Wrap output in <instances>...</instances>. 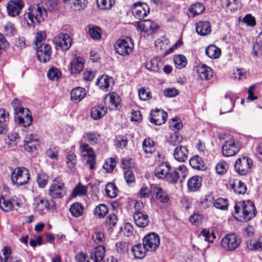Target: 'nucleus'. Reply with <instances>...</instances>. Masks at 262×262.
I'll use <instances>...</instances> for the list:
<instances>
[{
    "mask_svg": "<svg viewBox=\"0 0 262 262\" xmlns=\"http://www.w3.org/2000/svg\"><path fill=\"white\" fill-rule=\"evenodd\" d=\"M234 209V217L237 221L247 222L256 215V208L250 201L238 202Z\"/></svg>",
    "mask_w": 262,
    "mask_h": 262,
    "instance_id": "obj_1",
    "label": "nucleus"
},
{
    "mask_svg": "<svg viewBox=\"0 0 262 262\" xmlns=\"http://www.w3.org/2000/svg\"><path fill=\"white\" fill-rule=\"evenodd\" d=\"M47 16L46 10L39 6L30 8L25 14L24 19L28 26H34L35 24L39 23Z\"/></svg>",
    "mask_w": 262,
    "mask_h": 262,
    "instance_id": "obj_2",
    "label": "nucleus"
},
{
    "mask_svg": "<svg viewBox=\"0 0 262 262\" xmlns=\"http://www.w3.org/2000/svg\"><path fill=\"white\" fill-rule=\"evenodd\" d=\"M29 170L24 167H16L11 173L12 183L17 186H23L27 184L30 180Z\"/></svg>",
    "mask_w": 262,
    "mask_h": 262,
    "instance_id": "obj_3",
    "label": "nucleus"
},
{
    "mask_svg": "<svg viewBox=\"0 0 262 262\" xmlns=\"http://www.w3.org/2000/svg\"><path fill=\"white\" fill-rule=\"evenodd\" d=\"M81 156L83 160L89 166L91 170L96 168V155L92 147L88 144H82L80 147Z\"/></svg>",
    "mask_w": 262,
    "mask_h": 262,
    "instance_id": "obj_4",
    "label": "nucleus"
},
{
    "mask_svg": "<svg viewBox=\"0 0 262 262\" xmlns=\"http://www.w3.org/2000/svg\"><path fill=\"white\" fill-rule=\"evenodd\" d=\"M240 237L234 233H230L225 235L221 241L223 249L232 251L237 249L241 244Z\"/></svg>",
    "mask_w": 262,
    "mask_h": 262,
    "instance_id": "obj_5",
    "label": "nucleus"
},
{
    "mask_svg": "<svg viewBox=\"0 0 262 262\" xmlns=\"http://www.w3.org/2000/svg\"><path fill=\"white\" fill-rule=\"evenodd\" d=\"M144 248L150 251H155L159 246L160 238L158 234L155 232L146 234L142 239Z\"/></svg>",
    "mask_w": 262,
    "mask_h": 262,
    "instance_id": "obj_6",
    "label": "nucleus"
},
{
    "mask_svg": "<svg viewBox=\"0 0 262 262\" xmlns=\"http://www.w3.org/2000/svg\"><path fill=\"white\" fill-rule=\"evenodd\" d=\"M252 161L247 157H243L236 160L234 164L235 171L240 175H245L250 171Z\"/></svg>",
    "mask_w": 262,
    "mask_h": 262,
    "instance_id": "obj_7",
    "label": "nucleus"
},
{
    "mask_svg": "<svg viewBox=\"0 0 262 262\" xmlns=\"http://www.w3.org/2000/svg\"><path fill=\"white\" fill-rule=\"evenodd\" d=\"M241 148L239 142L233 138L225 141L222 146V152L224 156L231 157L235 155Z\"/></svg>",
    "mask_w": 262,
    "mask_h": 262,
    "instance_id": "obj_8",
    "label": "nucleus"
},
{
    "mask_svg": "<svg viewBox=\"0 0 262 262\" xmlns=\"http://www.w3.org/2000/svg\"><path fill=\"white\" fill-rule=\"evenodd\" d=\"M133 43L130 38L118 40L115 44L116 52L122 56L129 55L133 51Z\"/></svg>",
    "mask_w": 262,
    "mask_h": 262,
    "instance_id": "obj_9",
    "label": "nucleus"
},
{
    "mask_svg": "<svg viewBox=\"0 0 262 262\" xmlns=\"http://www.w3.org/2000/svg\"><path fill=\"white\" fill-rule=\"evenodd\" d=\"M53 41L56 48H59L62 51H67L72 45V39L69 34L60 33L54 37Z\"/></svg>",
    "mask_w": 262,
    "mask_h": 262,
    "instance_id": "obj_10",
    "label": "nucleus"
},
{
    "mask_svg": "<svg viewBox=\"0 0 262 262\" xmlns=\"http://www.w3.org/2000/svg\"><path fill=\"white\" fill-rule=\"evenodd\" d=\"M49 194L53 199L63 197L66 194V189L63 183L54 180L50 187Z\"/></svg>",
    "mask_w": 262,
    "mask_h": 262,
    "instance_id": "obj_11",
    "label": "nucleus"
},
{
    "mask_svg": "<svg viewBox=\"0 0 262 262\" xmlns=\"http://www.w3.org/2000/svg\"><path fill=\"white\" fill-rule=\"evenodd\" d=\"M34 206L35 210L42 214L45 209L54 208L55 203L53 201H49L42 197L38 196L34 200Z\"/></svg>",
    "mask_w": 262,
    "mask_h": 262,
    "instance_id": "obj_12",
    "label": "nucleus"
},
{
    "mask_svg": "<svg viewBox=\"0 0 262 262\" xmlns=\"http://www.w3.org/2000/svg\"><path fill=\"white\" fill-rule=\"evenodd\" d=\"M24 6L22 0H11L7 5V10L9 15L12 17L18 16Z\"/></svg>",
    "mask_w": 262,
    "mask_h": 262,
    "instance_id": "obj_13",
    "label": "nucleus"
},
{
    "mask_svg": "<svg viewBox=\"0 0 262 262\" xmlns=\"http://www.w3.org/2000/svg\"><path fill=\"white\" fill-rule=\"evenodd\" d=\"M150 11L148 6L145 3L137 2L134 4L132 8L133 15L137 18L141 19L147 16Z\"/></svg>",
    "mask_w": 262,
    "mask_h": 262,
    "instance_id": "obj_14",
    "label": "nucleus"
},
{
    "mask_svg": "<svg viewBox=\"0 0 262 262\" xmlns=\"http://www.w3.org/2000/svg\"><path fill=\"white\" fill-rule=\"evenodd\" d=\"M37 57L40 62L46 63L50 60L51 55V46L45 43L39 46L37 52Z\"/></svg>",
    "mask_w": 262,
    "mask_h": 262,
    "instance_id": "obj_15",
    "label": "nucleus"
},
{
    "mask_svg": "<svg viewBox=\"0 0 262 262\" xmlns=\"http://www.w3.org/2000/svg\"><path fill=\"white\" fill-rule=\"evenodd\" d=\"M38 145V141L37 135L31 134L26 137L24 144V148L26 151L33 152L36 150Z\"/></svg>",
    "mask_w": 262,
    "mask_h": 262,
    "instance_id": "obj_16",
    "label": "nucleus"
},
{
    "mask_svg": "<svg viewBox=\"0 0 262 262\" xmlns=\"http://www.w3.org/2000/svg\"><path fill=\"white\" fill-rule=\"evenodd\" d=\"M150 122L156 125H160L164 123L167 117L166 112L157 109L150 114Z\"/></svg>",
    "mask_w": 262,
    "mask_h": 262,
    "instance_id": "obj_17",
    "label": "nucleus"
},
{
    "mask_svg": "<svg viewBox=\"0 0 262 262\" xmlns=\"http://www.w3.org/2000/svg\"><path fill=\"white\" fill-rule=\"evenodd\" d=\"M134 220L136 225L141 228H144L148 226L149 223L147 214L144 212L136 211L134 214Z\"/></svg>",
    "mask_w": 262,
    "mask_h": 262,
    "instance_id": "obj_18",
    "label": "nucleus"
},
{
    "mask_svg": "<svg viewBox=\"0 0 262 262\" xmlns=\"http://www.w3.org/2000/svg\"><path fill=\"white\" fill-rule=\"evenodd\" d=\"M96 84L101 90L108 91L112 88L114 85V81L112 77L107 75H102L100 78H97Z\"/></svg>",
    "mask_w": 262,
    "mask_h": 262,
    "instance_id": "obj_19",
    "label": "nucleus"
},
{
    "mask_svg": "<svg viewBox=\"0 0 262 262\" xmlns=\"http://www.w3.org/2000/svg\"><path fill=\"white\" fill-rule=\"evenodd\" d=\"M137 29L147 34H151L157 28L156 24L150 20L146 19L137 23Z\"/></svg>",
    "mask_w": 262,
    "mask_h": 262,
    "instance_id": "obj_20",
    "label": "nucleus"
},
{
    "mask_svg": "<svg viewBox=\"0 0 262 262\" xmlns=\"http://www.w3.org/2000/svg\"><path fill=\"white\" fill-rule=\"evenodd\" d=\"M105 255V248L104 246H98L94 249V252L90 254V259L91 261L87 262H100Z\"/></svg>",
    "mask_w": 262,
    "mask_h": 262,
    "instance_id": "obj_21",
    "label": "nucleus"
},
{
    "mask_svg": "<svg viewBox=\"0 0 262 262\" xmlns=\"http://www.w3.org/2000/svg\"><path fill=\"white\" fill-rule=\"evenodd\" d=\"M170 168L171 166L168 163L166 162H162L156 167L155 175L158 179H165L167 173L170 170Z\"/></svg>",
    "mask_w": 262,
    "mask_h": 262,
    "instance_id": "obj_22",
    "label": "nucleus"
},
{
    "mask_svg": "<svg viewBox=\"0 0 262 262\" xmlns=\"http://www.w3.org/2000/svg\"><path fill=\"white\" fill-rule=\"evenodd\" d=\"M105 100H108L112 110H119L121 107V98L120 96L115 92L107 94Z\"/></svg>",
    "mask_w": 262,
    "mask_h": 262,
    "instance_id": "obj_23",
    "label": "nucleus"
},
{
    "mask_svg": "<svg viewBox=\"0 0 262 262\" xmlns=\"http://www.w3.org/2000/svg\"><path fill=\"white\" fill-rule=\"evenodd\" d=\"M86 95L85 90L81 87H76L72 90L70 93L71 100L74 103L81 101Z\"/></svg>",
    "mask_w": 262,
    "mask_h": 262,
    "instance_id": "obj_24",
    "label": "nucleus"
},
{
    "mask_svg": "<svg viewBox=\"0 0 262 262\" xmlns=\"http://www.w3.org/2000/svg\"><path fill=\"white\" fill-rule=\"evenodd\" d=\"M195 29L197 33L201 36L207 35L211 31L210 23L207 21H199L196 24Z\"/></svg>",
    "mask_w": 262,
    "mask_h": 262,
    "instance_id": "obj_25",
    "label": "nucleus"
},
{
    "mask_svg": "<svg viewBox=\"0 0 262 262\" xmlns=\"http://www.w3.org/2000/svg\"><path fill=\"white\" fill-rule=\"evenodd\" d=\"M175 159L179 162H184L188 158V150L185 146L180 145L176 147L173 151Z\"/></svg>",
    "mask_w": 262,
    "mask_h": 262,
    "instance_id": "obj_26",
    "label": "nucleus"
},
{
    "mask_svg": "<svg viewBox=\"0 0 262 262\" xmlns=\"http://www.w3.org/2000/svg\"><path fill=\"white\" fill-rule=\"evenodd\" d=\"M197 72L199 77L202 80H208L213 76L212 70L205 64L200 66L198 68Z\"/></svg>",
    "mask_w": 262,
    "mask_h": 262,
    "instance_id": "obj_27",
    "label": "nucleus"
},
{
    "mask_svg": "<svg viewBox=\"0 0 262 262\" xmlns=\"http://www.w3.org/2000/svg\"><path fill=\"white\" fill-rule=\"evenodd\" d=\"M84 60L82 57H78L74 59L71 62L70 70L72 73H80L83 68Z\"/></svg>",
    "mask_w": 262,
    "mask_h": 262,
    "instance_id": "obj_28",
    "label": "nucleus"
},
{
    "mask_svg": "<svg viewBox=\"0 0 262 262\" xmlns=\"http://www.w3.org/2000/svg\"><path fill=\"white\" fill-rule=\"evenodd\" d=\"M202 184V178L199 176H193L187 182V186L189 190L196 191L200 189Z\"/></svg>",
    "mask_w": 262,
    "mask_h": 262,
    "instance_id": "obj_29",
    "label": "nucleus"
},
{
    "mask_svg": "<svg viewBox=\"0 0 262 262\" xmlns=\"http://www.w3.org/2000/svg\"><path fill=\"white\" fill-rule=\"evenodd\" d=\"M190 166L194 169L200 170H204L206 165L202 159L198 155L193 156L189 160Z\"/></svg>",
    "mask_w": 262,
    "mask_h": 262,
    "instance_id": "obj_30",
    "label": "nucleus"
},
{
    "mask_svg": "<svg viewBox=\"0 0 262 262\" xmlns=\"http://www.w3.org/2000/svg\"><path fill=\"white\" fill-rule=\"evenodd\" d=\"M147 249L144 248V245L142 244H138L135 245L132 249V253L136 258L142 259L146 255Z\"/></svg>",
    "mask_w": 262,
    "mask_h": 262,
    "instance_id": "obj_31",
    "label": "nucleus"
},
{
    "mask_svg": "<svg viewBox=\"0 0 262 262\" xmlns=\"http://www.w3.org/2000/svg\"><path fill=\"white\" fill-rule=\"evenodd\" d=\"M72 1V7L75 11H80L84 9L88 3V0H63L64 4H69Z\"/></svg>",
    "mask_w": 262,
    "mask_h": 262,
    "instance_id": "obj_32",
    "label": "nucleus"
},
{
    "mask_svg": "<svg viewBox=\"0 0 262 262\" xmlns=\"http://www.w3.org/2000/svg\"><path fill=\"white\" fill-rule=\"evenodd\" d=\"M206 54L212 59L218 58L221 54V49L214 45L208 46L205 50Z\"/></svg>",
    "mask_w": 262,
    "mask_h": 262,
    "instance_id": "obj_33",
    "label": "nucleus"
},
{
    "mask_svg": "<svg viewBox=\"0 0 262 262\" xmlns=\"http://www.w3.org/2000/svg\"><path fill=\"white\" fill-rule=\"evenodd\" d=\"M106 113V108L103 106L93 107L91 112V117L94 120H99L103 117Z\"/></svg>",
    "mask_w": 262,
    "mask_h": 262,
    "instance_id": "obj_34",
    "label": "nucleus"
},
{
    "mask_svg": "<svg viewBox=\"0 0 262 262\" xmlns=\"http://www.w3.org/2000/svg\"><path fill=\"white\" fill-rule=\"evenodd\" d=\"M154 192L157 201L161 203H166L168 202L169 200L168 195L161 188L155 187L154 188Z\"/></svg>",
    "mask_w": 262,
    "mask_h": 262,
    "instance_id": "obj_35",
    "label": "nucleus"
},
{
    "mask_svg": "<svg viewBox=\"0 0 262 262\" xmlns=\"http://www.w3.org/2000/svg\"><path fill=\"white\" fill-rule=\"evenodd\" d=\"M231 189L237 194H243L246 191L247 187L241 181L236 180L231 185Z\"/></svg>",
    "mask_w": 262,
    "mask_h": 262,
    "instance_id": "obj_36",
    "label": "nucleus"
},
{
    "mask_svg": "<svg viewBox=\"0 0 262 262\" xmlns=\"http://www.w3.org/2000/svg\"><path fill=\"white\" fill-rule=\"evenodd\" d=\"M180 173L174 168L171 167L170 170L167 173L165 179L170 183H176L180 179Z\"/></svg>",
    "mask_w": 262,
    "mask_h": 262,
    "instance_id": "obj_37",
    "label": "nucleus"
},
{
    "mask_svg": "<svg viewBox=\"0 0 262 262\" xmlns=\"http://www.w3.org/2000/svg\"><path fill=\"white\" fill-rule=\"evenodd\" d=\"M205 7L201 3H195L191 5L188 8L189 12L193 17L201 14L205 10Z\"/></svg>",
    "mask_w": 262,
    "mask_h": 262,
    "instance_id": "obj_38",
    "label": "nucleus"
},
{
    "mask_svg": "<svg viewBox=\"0 0 262 262\" xmlns=\"http://www.w3.org/2000/svg\"><path fill=\"white\" fill-rule=\"evenodd\" d=\"M142 147L145 154H151L155 150V142L150 138L145 139L143 141Z\"/></svg>",
    "mask_w": 262,
    "mask_h": 262,
    "instance_id": "obj_39",
    "label": "nucleus"
},
{
    "mask_svg": "<svg viewBox=\"0 0 262 262\" xmlns=\"http://www.w3.org/2000/svg\"><path fill=\"white\" fill-rule=\"evenodd\" d=\"M3 32L7 36L12 37L17 34V29L11 22H7L3 26Z\"/></svg>",
    "mask_w": 262,
    "mask_h": 262,
    "instance_id": "obj_40",
    "label": "nucleus"
},
{
    "mask_svg": "<svg viewBox=\"0 0 262 262\" xmlns=\"http://www.w3.org/2000/svg\"><path fill=\"white\" fill-rule=\"evenodd\" d=\"M183 141V137L182 136L179 134V133L177 132V131H175V132L173 134H172L168 140V143L169 145L177 147L178 146H180L179 144L181 143V142Z\"/></svg>",
    "mask_w": 262,
    "mask_h": 262,
    "instance_id": "obj_41",
    "label": "nucleus"
},
{
    "mask_svg": "<svg viewBox=\"0 0 262 262\" xmlns=\"http://www.w3.org/2000/svg\"><path fill=\"white\" fill-rule=\"evenodd\" d=\"M14 205L12 201L3 196L0 197V208L4 211L8 212L13 209Z\"/></svg>",
    "mask_w": 262,
    "mask_h": 262,
    "instance_id": "obj_42",
    "label": "nucleus"
},
{
    "mask_svg": "<svg viewBox=\"0 0 262 262\" xmlns=\"http://www.w3.org/2000/svg\"><path fill=\"white\" fill-rule=\"evenodd\" d=\"M247 246L249 249L256 250L261 249L262 250V236H260L256 240H249L247 242Z\"/></svg>",
    "mask_w": 262,
    "mask_h": 262,
    "instance_id": "obj_43",
    "label": "nucleus"
},
{
    "mask_svg": "<svg viewBox=\"0 0 262 262\" xmlns=\"http://www.w3.org/2000/svg\"><path fill=\"white\" fill-rule=\"evenodd\" d=\"M105 192L107 196L115 198L117 196L118 190L113 183H108L105 186Z\"/></svg>",
    "mask_w": 262,
    "mask_h": 262,
    "instance_id": "obj_44",
    "label": "nucleus"
},
{
    "mask_svg": "<svg viewBox=\"0 0 262 262\" xmlns=\"http://www.w3.org/2000/svg\"><path fill=\"white\" fill-rule=\"evenodd\" d=\"M175 66L179 69H181L187 64V59L182 55H176L173 57Z\"/></svg>",
    "mask_w": 262,
    "mask_h": 262,
    "instance_id": "obj_45",
    "label": "nucleus"
},
{
    "mask_svg": "<svg viewBox=\"0 0 262 262\" xmlns=\"http://www.w3.org/2000/svg\"><path fill=\"white\" fill-rule=\"evenodd\" d=\"M83 210L82 206L79 203H74L70 208V211L72 215L76 217L82 214Z\"/></svg>",
    "mask_w": 262,
    "mask_h": 262,
    "instance_id": "obj_46",
    "label": "nucleus"
},
{
    "mask_svg": "<svg viewBox=\"0 0 262 262\" xmlns=\"http://www.w3.org/2000/svg\"><path fill=\"white\" fill-rule=\"evenodd\" d=\"M85 137L91 145H95L97 144L100 139V135L97 133L94 132H90L86 133Z\"/></svg>",
    "mask_w": 262,
    "mask_h": 262,
    "instance_id": "obj_47",
    "label": "nucleus"
},
{
    "mask_svg": "<svg viewBox=\"0 0 262 262\" xmlns=\"http://www.w3.org/2000/svg\"><path fill=\"white\" fill-rule=\"evenodd\" d=\"M108 212V208L105 204L97 206L94 211V215L99 218L103 217Z\"/></svg>",
    "mask_w": 262,
    "mask_h": 262,
    "instance_id": "obj_48",
    "label": "nucleus"
},
{
    "mask_svg": "<svg viewBox=\"0 0 262 262\" xmlns=\"http://www.w3.org/2000/svg\"><path fill=\"white\" fill-rule=\"evenodd\" d=\"M32 117L30 115L29 111L26 114L24 117L18 116V122L20 124H22L24 127L30 125L32 123Z\"/></svg>",
    "mask_w": 262,
    "mask_h": 262,
    "instance_id": "obj_49",
    "label": "nucleus"
},
{
    "mask_svg": "<svg viewBox=\"0 0 262 262\" xmlns=\"http://www.w3.org/2000/svg\"><path fill=\"white\" fill-rule=\"evenodd\" d=\"M46 156L52 159L57 160L58 157V149L57 147L50 146L46 151Z\"/></svg>",
    "mask_w": 262,
    "mask_h": 262,
    "instance_id": "obj_50",
    "label": "nucleus"
},
{
    "mask_svg": "<svg viewBox=\"0 0 262 262\" xmlns=\"http://www.w3.org/2000/svg\"><path fill=\"white\" fill-rule=\"evenodd\" d=\"M115 4V0H97L98 7L103 10L110 9Z\"/></svg>",
    "mask_w": 262,
    "mask_h": 262,
    "instance_id": "obj_51",
    "label": "nucleus"
},
{
    "mask_svg": "<svg viewBox=\"0 0 262 262\" xmlns=\"http://www.w3.org/2000/svg\"><path fill=\"white\" fill-rule=\"evenodd\" d=\"M213 206L217 209L227 210L228 207V201L223 198L217 199L213 202Z\"/></svg>",
    "mask_w": 262,
    "mask_h": 262,
    "instance_id": "obj_52",
    "label": "nucleus"
},
{
    "mask_svg": "<svg viewBox=\"0 0 262 262\" xmlns=\"http://www.w3.org/2000/svg\"><path fill=\"white\" fill-rule=\"evenodd\" d=\"M47 76L51 80H57L61 76L60 71L56 68H52L48 72Z\"/></svg>",
    "mask_w": 262,
    "mask_h": 262,
    "instance_id": "obj_53",
    "label": "nucleus"
},
{
    "mask_svg": "<svg viewBox=\"0 0 262 262\" xmlns=\"http://www.w3.org/2000/svg\"><path fill=\"white\" fill-rule=\"evenodd\" d=\"M49 181V177L45 172H40L38 174L37 182L39 187L44 188Z\"/></svg>",
    "mask_w": 262,
    "mask_h": 262,
    "instance_id": "obj_54",
    "label": "nucleus"
},
{
    "mask_svg": "<svg viewBox=\"0 0 262 262\" xmlns=\"http://www.w3.org/2000/svg\"><path fill=\"white\" fill-rule=\"evenodd\" d=\"M87 187L85 186L78 184L76 186L73 191V195L76 196L77 195H84L86 193Z\"/></svg>",
    "mask_w": 262,
    "mask_h": 262,
    "instance_id": "obj_55",
    "label": "nucleus"
},
{
    "mask_svg": "<svg viewBox=\"0 0 262 262\" xmlns=\"http://www.w3.org/2000/svg\"><path fill=\"white\" fill-rule=\"evenodd\" d=\"M138 95L139 98L143 101H146L151 98L150 91L144 88H141L138 91Z\"/></svg>",
    "mask_w": 262,
    "mask_h": 262,
    "instance_id": "obj_56",
    "label": "nucleus"
},
{
    "mask_svg": "<svg viewBox=\"0 0 262 262\" xmlns=\"http://www.w3.org/2000/svg\"><path fill=\"white\" fill-rule=\"evenodd\" d=\"M89 35L94 39L98 40L101 37V32L99 28L92 27L89 29Z\"/></svg>",
    "mask_w": 262,
    "mask_h": 262,
    "instance_id": "obj_57",
    "label": "nucleus"
},
{
    "mask_svg": "<svg viewBox=\"0 0 262 262\" xmlns=\"http://www.w3.org/2000/svg\"><path fill=\"white\" fill-rule=\"evenodd\" d=\"M201 234L204 237V239L208 242L212 243L215 238L214 233L210 232V231L206 229L202 230Z\"/></svg>",
    "mask_w": 262,
    "mask_h": 262,
    "instance_id": "obj_58",
    "label": "nucleus"
},
{
    "mask_svg": "<svg viewBox=\"0 0 262 262\" xmlns=\"http://www.w3.org/2000/svg\"><path fill=\"white\" fill-rule=\"evenodd\" d=\"M203 220V216L199 213H193L189 217L190 222L195 226L200 225L202 223Z\"/></svg>",
    "mask_w": 262,
    "mask_h": 262,
    "instance_id": "obj_59",
    "label": "nucleus"
},
{
    "mask_svg": "<svg viewBox=\"0 0 262 262\" xmlns=\"http://www.w3.org/2000/svg\"><path fill=\"white\" fill-rule=\"evenodd\" d=\"M76 163V155L72 152H68L67 156V163L70 168L74 167Z\"/></svg>",
    "mask_w": 262,
    "mask_h": 262,
    "instance_id": "obj_60",
    "label": "nucleus"
},
{
    "mask_svg": "<svg viewBox=\"0 0 262 262\" xmlns=\"http://www.w3.org/2000/svg\"><path fill=\"white\" fill-rule=\"evenodd\" d=\"M158 61V59L156 58L151 59L149 62L146 63V68L148 70L157 71L159 70Z\"/></svg>",
    "mask_w": 262,
    "mask_h": 262,
    "instance_id": "obj_61",
    "label": "nucleus"
},
{
    "mask_svg": "<svg viewBox=\"0 0 262 262\" xmlns=\"http://www.w3.org/2000/svg\"><path fill=\"white\" fill-rule=\"evenodd\" d=\"M228 168V164L225 161H220L215 167V170L218 174H221L225 172Z\"/></svg>",
    "mask_w": 262,
    "mask_h": 262,
    "instance_id": "obj_62",
    "label": "nucleus"
},
{
    "mask_svg": "<svg viewBox=\"0 0 262 262\" xmlns=\"http://www.w3.org/2000/svg\"><path fill=\"white\" fill-rule=\"evenodd\" d=\"M243 22L248 26L254 27L256 25L255 18L250 14H246L243 19Z\"/></svg>",
    "mask_w": 262,
    "mask_h": 262,
    "instance_id": "obj_63",
    "label": "nucleus"
},
{
    "mask_svg": "<svg viewBox=\"0 0 262 262\" xmlns=\"http://www.w3.org/2000/svg\"><path fill=\"white\" fill-rule=\"evenodd\" d=\"M134 166V162L133 160L130 158H126L121 159V167L122 168H130Z\"/></svg>",
    "mask_w": 262,
    "mask_h": 262,
    "instance_id": "obj_64",
    "label": "nucleus"
}]
</instances>
